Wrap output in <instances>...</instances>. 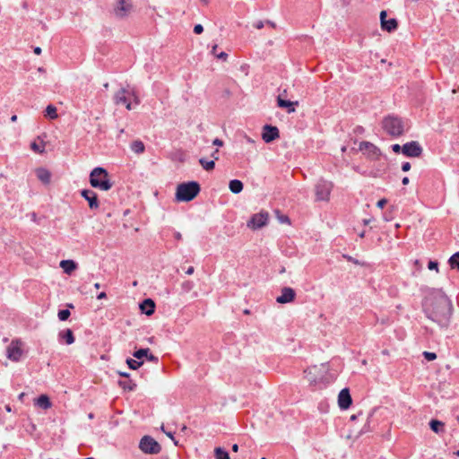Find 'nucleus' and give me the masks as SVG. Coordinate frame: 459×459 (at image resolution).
Segmentation results:
<instances>
[{
    "mask_svg": "<svg viewBox=\"0 0 459 459\" xmlns=\"http://www.w3.org/2000/svg\"><path fill=\"white\" fill-rule=\"evenodd\" d=\"M422 309L425 316L440 328H447L453 315V303L441 289L428 290Z\"/></svg>",
    "mask_w": 459,
    "mask_h": 459,
    "instance_id": "f257e3e1",
    "label": "nucleus"
},
{
    "mask_svg": "<svg viewBox=\"0 0 459 459\" xmlns=\"http://www.w3.org/2000/svg\"><path fill=\"white\" fill-rule=\"evenodd\" d=\"M201 187L198 182L189 181L178 186L176 198L179 202H190L200 193Z\"/></svg>",
    "mask_w": 459,
    "mask_h": 459,
    "instance_id": "f03ea898",
    "label": "nucleus"
},
{
    "mask_svg": "<svg viewBox=\"0 0 459 459\" xmlns=\"http://www.w3.org/2000/svg\"><path fill=\"white\" fill-rule=\"evenodd\" d=\"M90 183L92 187L103 191H108L112 187V183L108 179L107 170L101 167H97L91 170Z\"/></svg>",
    "mask_w": 459,
    "mask_h": 459,
    "instance_id": "7ed1b4c3",
    "label": "nucleus"
},
{
    "mask_svg": "<svg viewBox=\"0 0 459 459\" xmlns=\"http://www.w3.org/2000/svg\"><path fill=\"white\" fill-rule=\"evenodd\" d=\"M383 128L388 134L397 137L403 134L404 123L398 117L388 116L383 120Z\"/></svg>",
    "mask_w": 459,
    "mask_h": 459,
    "instance_id": "20e7f679",
    "label": "nucleus"
},
{
    "mask_svg": "<svg viewBox=\"0 0 459 459\" xmlns=\"http://www.w3.org/2000/svg\"><path fill=\"white\" fill-rule=\"evenodd\" d=\"M134 10L131 0H113L112 13L117 19H125L130 15Z\"/></svg>",
    "mask_w": 459,
    "mask_h": 459,
    "instance_id": "39448f33",
    "label": "nucleus"
},
{
    "mask_svg": "<svg viewBox=\"0 0 459 459\" xmlns=\"http://www.w3.org/2000/svg\"><path fill=\"white\" fill-rule=\"evenodd\" d=\"M140 450L148 455H157L160 452V445L151 436H143L139 442Z\"/></svg>",
    "mask_w": 459,
    "mask_h": 459,
    "instance_id": "423d86ee",
    "label": "nucleus"
},
{
    "mask_svg": "<svg viewBox=\"0 0 459 459\" xmlns=\"http://www.w3.org/2000/svg\"><path fill=\"white\" fill-rule=\"evenodd\" d=\"M332 189V182L325 179H320L315 186L316 201H328Z\"/></svg>",
    "mask_w": 459,
    "mask_h": 459,
    "instance_id": "0eeeda50",
    "label": "nucleus"
},
{
    "mask_svg": "<svg viewBox=\"0 0 459 459\" xmlns=\"http://www.w3.org/2000/svg\"><path fill=\"white\" fill-rule=\"evenodd\" d=\"M268 212L261 211L260 212L254 214L250 218V220L247 223V226L253 230H256L265 226L268 222Z\"/></svg>",
    "mask_w": 459,
    "mask_h": 459,
    "instance_id": "6e6552de",
    "label": "nucleus"
},
{
    "mask_svg": "<svg viewBox=\"0 0 459 459\" xmlns=\"http://www.w3.org/2000/svg\"><path fill=\"white\" fill-rule=\"evenodd\" d=\"M22 342L20 339H14L6 349L7 358L13 361H19L22 356Z\"/></svg>",
    "mask_w": 459,
    "mask_h": 459,
    "instance_id": "1a4fd4ad",
    "label": "nucleus"
},
{
    "mask_svg": "<svg viewBox=\"0 0 459 459\" xmlns=\"http://www.w3.org/2000/svg\"><path fill=\"white\" fill-rule=\"evenodd\" d=\"M422 147L416 141H411L403 145V153L407 157L418 158L422 154Z\"/></svg>",
    "mask_w": 459,
    "mask_h": 459,
    "instance_id": "9d476101",
    "label": "nucleus"
},
{
    "mask_svg": "<svg viewBox=\"0 0 459 459\" xmlns=\"http://www.w3.org/2000/svg\"><path fill=\"white\" fill-rule=\"evenodd\" d=\"M130 97V90L126 88H121L118 91L116 92L114 96V101L117 105H125L127 110H131L132 103L129 100Z\"/></svg>",
    "mask_w": 459,
    "mask_h": 459,
    "instance_id": "9b49d317",
    "label": "nucleus"
},
{
    "mask_svg": "<svg viewBox=\"0 0 459 459\" xmlns=\"http://www.w3.org/2000/svg\"><path fill=\"white\" fill-rule=\"evenodd\" d=\"M280 137L279 129L271 125H265L263 127L262 139L264 143H269Z\"/></svg>",
    "mask_w": 459,
    "mask_h": 459,
    "instance_id": "f8f14e48",
    "label": "nucleus"
},
{
    "mask_svg": "<svg viewBox=\"0 0 459 459\" xmlns=\"http://www.w3.org/2000/svg\"><path fill=\"white\" fill-rule=\"evenodd\" d=\"M352 403V399L349 388L341 390L338 395V405L342 410H347Z\"/></svg>",
    "mask_w": 459,
    "mask_h": 459,
    "instance_id": "ddd939ff",
    "label": "nucleus"
},
{
    "mask_svg": "<svg viewBox=\"0 0 459 459\" xmlns=\"http://www.w3.org/2000/svg\"><path fill=\"white\" fill-rule=\"evenodd\" d=\"M81 195L85 200L88 201L89 207L91 210H95V209L99 208L100 204H99V201H98V196H97V194L94 191L90 190V189H83L81 192Z\"/></svg>",
    "mask_w": 459,
    "mask_h": 459,
    "instance_id": "4468645a",
    "label": "nucleus"
},
{
    "mask_svg": "<svg viewBox=\"0 0 459 459\" xmlns=\"http://www.w3.org/2000/svg\"><path fill=\"white\" fill-rule=\"evenodd\" d=\"M296 296L295 290L290 287L281 289V294L276 298V301L281 304L291 302Z\"/></svg>",
    "mask_w": 459,
    "mask_h": 459,
    "instance_id": "2eb2a0df",
    "label": "nucleus"
},
{
    "mask_svg": "<svg viewBox=\"0 0 459 459\" xmlns=\"http://www.w3.org/2000/svg\"><path fill=\"white\" fill-rule=\"evenodd\" d=\"M359 150L366 151L368 155L372 159H377L381 154L380 150L369 142H361L359 143Z\"/></svg>",
    "mask_w": 459,
    "mask_h": 459,
    "instance_id": "dca6fc26",
    "label": "nucleus"
},
{
    "mask_svg": "<svg viewBox=\"0 0 459 459\" xmlns=\"http://www.w3.org/2000/svg\"><path fill=\"white\" fill-rule=\"evenodd\" d=\"M317 371L318 368L316 366L310 367L304 371L305 378L310 385H316L320 383L322 378L317 377Z\"/></svg>",
    "mask_w": 459,
    "mask_h": 459,
    "instance_id": "f3484780",
    "label": "nucleus"
},
{
    "mask_svg": "<svg viewBox=\"0 0 459 459\" xmlns=\"http://www.w3.org/2000/svg\"><path fill=\"white\" fill-rule=\"evenodd\" d=\"M143 314L152 316L155 311V303L152 299H145L139 305Z\"/></svg>",
    "mask_w": 459,
    "mask_h": 459,
    "instance_id": "a211bd4d",
    "label": "nucleus"
},
{
    "mask_svg": "<svg viewBox=\"0 0 459 459\" xmlns=\"http://www.w3.org/2000/svg\"><path fill=\"white\" fill-rule=\"evenodd\" d=\"M277 104L280 108H286L288 113H293L295 111V106L299 104L298 101L286 100L279 96L277 98Z\"/></svg>",
    "mask_w": 459,
    "mask_h": 459,
    "instance_id": "6ab92c4d",
    "label": "nucleus"
},
{
    "mask_svg": "<svg viewBox=\"0 0 459 459\" xmlns=\"http://www.w3.org/2000/svg\"><path fill=\"white\" fill-rule=\"evenodd\" d=\"M36 176L43 184H49L51 179V173L45 168H38L36 169Z\"/></svg>",
    "mask_w": 459,
    "mask_h": 459,
    "instance_id": "aec40b11",
    "label": "nucleus"
},
{
    "mask_svg": "<svg viewBox=\"0 0 459 459\" xmlns=\"http://www.w3.org/2000/svg\"><path fill=\"white\" fill-rule=\"evenodd\" d=\"M398 27L397 20L394 18H391L389 20H383V22L381 23V28L384 30H386L388 32L394 31Z\"/></svg>",
    "mask_w": 459,
    "mask_h": 459,
    "instance_id": "412c9836",
    "label": "nucleus"
},
{
    "mask_svg": "<svg viewBox=\"0 0 459 459\" xmlns=\"http://www.w3.org/2000/svg\"><path fill=\"white\" fill-rule=\"evenodd\" d=\"M60 267L65 273L70 274L77 268V264L73 260H62Z\"/></svg>",
    "mask_w": 459,
    "mask_h": 459,
    "instance_id": "4be33fe9",
    "label": "nucleus"
},
{
    "mask_svg": "<svg viewBox=\"0 0 459 459\" xmlns=\"http://www.w3.org/2000/svg\"><path fill=\"white\" fill-rule=\"evenodd\" d=\"M58 337H59V339L64 340L66 344L70 345L74 342V333L71 329H65V330L61 331L58 333Z\"/></svg>",
    "mask_w": 459,
    "mask_h": 459,
    "instance_id": "5701e85b",
    "label": "nucleus"
},
{
    "mask_svg": "<svg viewBox=\"0 0 459 459\" xmlns=\"http://www.w3.org/2000/svg\"><path fill=\"white\" fill-rule=\"evenodd\" d=\"M36 405L39 406L41 409L47 410L51 407V402L48 395L41 394L37 400H36Z\"/></svg>",
    "mask_w": 459,
    "mask_h": 459,
    "instance_id": "b1692460",
    "label": "nucleus"
},
{
    "mask_svg": "<svg viewBox=\"0 0 459 459\" xmlns=\"http://www.w3.org/2000/svg\"><path fill=\"white\" fill-rule=\"evenodd\" d=\"M243 183L238 179H232L229 183V188L233 194H239L243 190Z\"/></svg>",
    "mask_w": 459,
    "mask_h": 459,
    "instance_id": "393cba45",
    "label": "nucleus"
},
{
    "mask_svg": "<svg viewBox=\"0 0 459 459\" xmlns=\"http://www.w3.org/2000/svg\"><path fill=\"white\" fill-rule=\"evenodd\" d=\"M131 150L136 154H141L144 152L145 147L142 141L136 140L131 143Z\"/></svg>",
    "mask_w": 459,
    "mask_h": 459,
    "instance_id": "a878e982",
    "label": "nucleus"
},
{
    "mask_svg": "<svg viewBox=\"0 0 459 459\" xmlns=\"http://www.w3.org/2000/svg\"><path fill=\"white\" fill-rule=\"evenodd\" d=\"M199 163L200 165L203 167V169L206 171H211L214 169L215 167V162L213 160H206L205 158H200L199 159Z\"/></svg>",
    "mask_w": 459,
    "mask_h": 459,
    "instance_id": "bb28decb",
    "label": "nucleus"
},
{
    "mask_svg": "<svg viewBox=\"0 0 459 459\" xmlns=\"http://www.w3.org/2000/svg\"><path fill=\"white\" fill-rule=\"evenodd\" d=\"M118 385L124 390H128V391H134L136 387V384L134 382H133L131 379L119 380Z\"/></svg>",
    "mask_w": 459,
    "mask_h": 459,
    "instance_id": "cd10ccee",
    "label": "nucleus"
},
{
    "mask_svg": "<svg viewBox=\"0 0 459 459\" xmlns=\"http://www.w3.org/2000/svg\"><path fill=\"white\" fill-rule=\"evenodd\" d=\"M126 362L128 368L131 369H134V370L139 368L143 364V362L142 360H139L137 359H134L131 358H128Z\"/></svg>",
    "mask_w": 459,
    "mask_h": 459,
    "instance_id": "c85d7f7f",
    "label": "nucleus"
},
{
    "mask_svg": "<svg viewBox=\"0 0 459 459\" xmlns=\"http://www.w3.org/2000/svg\"><path fill=\"white\" fill-rule=\"evenodd\" d=\"M214 453L216 459H230L229 453L221 447H216Z\"/></svg>",
    "mask_w": 459,
    "mask_h": 459,
    "instance_id": "c756f323",
    "label": "nucleus"
},
{
    "mask_svg": "<svg viewBox=\"0 0 459 459\" xmlns=\"http://www.w3.org/2000/svg\"><path fill=\"white\" fill-rule=\"evenodd\" d=\"M149 351H150L149 348H142V349L135 351L133 353V356H134V358L141 360L143 357L146 358V356H148Z\"/></svg>",
    "mask_w": 459,
    "mask_h": 459,
    "instance_id": "7c9ffc66",
    "label": "nucleus"
},
{
    "mask_svg": "<svg viewBox=\"0 0 459 459\" xmlns=\"http://www.w3.org/2000/svg\"><path fill=\"white\" fill-rule=\"evenodd\" d=\"M451 268H456L459 271V252L455 253L448 260Z\"/></svg>",
    "mask_w": 459,
    "mask_h": 459,
    "instance_id": "2f4dec72",
    "label": "nucleus"
},
{
    "mask_svg": "<svg viewBox=\"0 0 459 459\" xmlns=\"http://www.w3.org/2000/svg\"><path fill=\"white\" fill-rule=\"evenodd\" d=\"M30 149L37 153H43L45 152V143L41 140V143L39 144L36 142L30 143Z\"/></svg>",
    "mask_w": 459,
    "mask_h": 459,
    "instance_id": "473e14b6",
    "label": "nucleus"
},
{
    "mask_svg": "<svg viewBox=\"0 0 459 459\" xmlns=\"http://www.w3.org/2000/svg\"><path fill=\"white\" fill-rule=\"evenodd\" d=\"M46 116L49 117L51 119H56L57 117L56 108L53 105H48L46 108Z\"/></svg>",
    "mask_w": 459,
    "mask_h": 459,
    "instance_id": "72a5a7b5",
    "label": "nucleus"
},
{
    "mask_svg": "<svg viewBox=\"0 0 459 459\" xmlns=\"http://www.w3.org/2000/svg\"><path fill=\"white\" fill-rule=\"evenodd\" d=\"M71 313L68 309H62V310H59L58 312V319L60 321H65L69 318Z\"/></svg>",
    "mask_w": 459,
    "mask_h": 459,
    "instance_id": "f704fd0d",
    "label": "nucleus"
},
{
    "mask_svg": "<svg viewBox=\"0 0 459 459\" xmlns=\"http://www.w3.org/2000/svg\"><path fill=\"white\" fill-rule=\"evenodd\" d=\"M431 430H438V428L443 426V422L437 420H431L429 422Z\"/></svg>",
    "mask_w": 459,
    "mask_h": 459,
    "instance_id": "c9c22d12",
    "label": "nucleus"
},
{
    "mask_svg": "<svg viewBox=\"0 0 459 459\" xmlns=\"http://www.w3.org/2000/svg\"><path fill=\"white\" fill-rule=\"evenodd\" d=\"M182 289L186 292H189L194 288V283L190 281H186L181 285Z\"/></svg>",
    "mask_w": 459,
    "mask_h": 459,
    "instance_id": "e433bc0d",
    "label": "nucleus"
},
{
    "mask_svg": "<svg viewBox=\"0 0 459 459\" xmlns=\"http://www.w3.org/2000/svg\"><path fill=\"white\" fill-rule=\"evenodd\" d=\"M422 355L429 361H431V360H434L437 359V354L435 352L424 351L422 353Z\"/></svg>",
    "mask_w": 459,
    "mask_h": 459,
    "instance_id": "4c0bfd02",
    "label": "nucleus"
},
{
    "mask_svg": "<svg viewBox=\"0 0 459 459\" xmlns=\"http://www.w3.org/2000/svg\"><path fill=\"white\" fill-rule=\"evenodd\" d=\"M165 433L174 442L175 445L178 444V440L177 439V437H176L178 432L168 431V432H165Z\"/></svg>",
    "mask_w": 459,
    "mask_h": 459,
    "instance_id": "58836bf2",
    "label": "nucleus"
},
{
    "mask_svg": "<svg viewBox=\"0 0 459 459\" xmlns=\"http://www.w3.org/2000/svg\"><path fill=\"white\" fill-rule=\"evenodd\" d=\"M450 444L452 446H455L456 444L459 446V432H455V435L452 436V439H450Z\"/></svg>",
    "mask_w": 459,
    "mask_h": 459,
    "instance_id": "ea45409f",
    "label": "nucleus"
},
{
    "mask_svg": "<svg viewBox=\"0 0 459 459\" xmlns=\"http://www.w3.org/2000/svg\"><path fill=\"white\" fill-rule=\"evenodd\" d=\"M428 268L429 270L438 271V263L437 261H429L428 264Z\"/></svg>",
    "mask_w": 459,
    "mask_h": 459,
    "instance_id": "a19ab883",
    "label": "nucleus"
},
{
    "mask_svg": "<svg viewBox=\"0 0 459 459\" xmlns=\"http://www.w3.org/2000/svg\"><path fill=\"white\" fill-rule=\"evenodd\" d=\"M130 97H132L134 99V101L136 105H139L140 103V99L139 97L136 95V92L134 89H131L130 90Z\"/></svg>",
    "mask_w": 459,
    "mask_h": 459,
    "instance_id": "79ce46f5",
    "label": "nucleus"
},
{
    "mask_svg": "<svg viewBox=\"0 0 459 459\" xmlns=\"http://www.w3.org/2000/svg\"><path fill=\"white\" fill-rule=\"evenodd\" d=\"M392 150L395 153H399L401 152H403V146H401L398 143H394V144L392 145Z\"/></svg>",
    "mask_w": 459,
    "mask_h": 459,
    "instance_id": "37998d69",
    "label": "nucleus"
},
{
    "mask_svg": "<svg viewBox=\"0 0 459 459\" xmlns=\"http://www.w3.org/2000/svg\"><path fill=\"white\" fill-rule=\"evenodd\" d=\"M203 31H204V27H203V25H201V24H196V25L194 27V32H195V34H201Z\"/></svg>",
    "mask_w": 459,
    "mask_h": 459,
    "instance_id": "c03bdc74",
    "label": "nucleus"
},
{
    "mask_svg": "<svg viewBox=\"0 0 459 459\" xmlns=\"http://www.w3.org/2000/svg\"><path fill=\"white\" fill-rule=\"evenodd\" d=\"M216 57L223 61H226L228 58V54L226 52H221L216 55Z\"/></svg>",
    "mask_w": 459,
    "mask_h": 459,
    "instance_id": "a18cd8bd",
    "label": "nucleus"
},
{
    "mask_svg": "<svg viewBox=\"0 0 459 459\" xmlns=\"http://www.w3.org/2000/svg\"><path fill=\"white\" fill-rule=\"evenodd\" d=\"M387 204V200L385 198H383V199H380L377 204V206L378 208H384V206Z\"/></svg>",
    "mask_w": 459,
    "mask_h": 459,
    "instance_id": "49530a36",
    "label": "nucleus"
},
{
    "mask_svg": "<svg viewBox=\"0 0 459 459\" xmlns=\"http://www.w3.org/2000/svg\"><path fill=\"white\" fill-rule=\"evenodd\" d=\"M410 169H411V164H410V162H403V163L402 164V170H403V172H407V171H409Z\"/></svg>",
    "mask_w": 459,
    "mask_h": 459,
    "instance_id": "de8ad7c7",
    "label": "nucleus"
},
{
    "mask_svg": "<svg viewBox=\"0 0 459 459\" xmlns=\"http://www.w3.org/2000/svg\"><path fill=\"white\" fill-rule=\"evenodd\" d=\"M278 218L280 222L281 223H290V219L287 215H281Z\"/></svg>",
    "mask_w": 459,
    "mask_h": 459,
    "instance_id": "09e8293b",
    "label": "nucleus"
},
{
    "mask_svg": "<svg viewBox=\"0 0 459 459\" xmlns=\"http://www.w3.org/2000/svg\"><path fill=\"white\" fill-rule=\"evenodd\" d=\"M146 359L149 360V361H152V362H158V358L154 355H152V353H148V356H146Z\"/></svg>",
    "mask_w": 459,
    "mask_h": 459,
    "instance_id": "8fccbe9b",
    "label": "nucleus"
},
{
    "mask_svg": "<svg viewBox=\"0 0 459 459\" xmlns=\"http://www.w3.org/2000/svg\"><path fill=\"white\" fill-rule=\"evenodd\" d=\"M377 411V410H374L373 413L370 414V416L368 417V428H372L374 429L375 428V425H371V422H372V418H373V414Z\"/></svg>",
    "mask_w": 459,
    "mask_h": 459,
    "instance_id": "3c124183",
    "label": "nucleus"
},
{
    "mask_svg": "<svg viewBox=\"0 0 459 459\" xmlns=\"http://www.w3.org/2000/svg\"><path fill=\"white\" fill-rule=\"evenodd\" d=\"M343 257L345 259H347L348 261L350 262H352L353 264H359V261L357 259H354L353 257H351V255H344Z\"/></svg>",
    "mask_w": 459,
    "mask_h": 459,
    "instance_id": "603ef678",
    "label": "nucleus"
},
{
    "mask_svg": "<svg viewBox=\"0 0 459 459\" xmlns=\"http://www.w3.org/2000/svg\"><path fill=\"white\" fill-rule=\"evenodd\" d=\"M212 144L216 145V146H222L223 145V141L219 139V138H216V139L213 140Z\"/></svg>",
    "mask_w": 459,
    "mask_h": 459,
    "instance_id": "864d4df0",
    "label": "nucleus"
},
{
    "mask_svg": "<svg viewBox=\"0 0 459 459\" xmlns=\"http://www.w3.org/2000/svg\"><path fill=\"white\" fill-rule=\"evenodd\" d=\"M254 27L256 28L257 30H261L262 28H264V22H262V21L256 22L254 24Z\"/></svg>",
    "mask_w": 459,
    "mask_h": 459,
    "instance_id": "5fc2aeb1",
    "label": "nucleus"
},
{
    "mask_svg": "<svg viewBox=\"0 0 459 459\" xmlns=\"http://www.w3.org/2000/svg\"><path fill=\"white\" fill-rule=\"evenodd\" d=\"M211 156L215 160H217L219 159V150H215L212 152V153L211 154Z\"/></svg>",
    "mask_w": 459,
    "mask_h": 459,
    "instance_id": "6e6d98bb",
    "label": "nucleus"
},
{
    "mask_svg": "<svg viewBox=\"0 0 459 459\" xmlns=\"http://www.w3.org/2000/svg\"><path fill=\"white\" fill-rule=\"evenodd\" d=\"M383 20H386V12L385 11H382L380 13V22L381 23L383 22Z\"/></svg>",
    "mask_w": 459,
    "mask_h": 459,
    "instance_id": "4d7b16f0",
    "label": "nucleus"
},
{
    "mask_svg": "<svg viewBox=\"0 0 459 459\" xmlns=\"http://www.w3.org/2000/svg\"><path fill=\"white\" fill-rule=\"evenodd\" d=\"M195 272V268L193 266H190L187 268V270L186 271V273L188 274V275H191L193 274Z\"/></svg>",
    "mask_w": 459,
    "mask_h": 459,
    "instance_id": "13d9d810",
    "label": "nucleus"
},
{
    "mask_svg": "<svg viewBox=\"0 0 459 459\" xmlns=\"http://www.w3.org/2000/svg\"><path fill=\"white\" fill-rule=\"evenodd\" d=\"M106 297H107L106 292L102 291V292H100V293L97 296V299H105Z\"/></svg>",
    "mask_w": 459,
    "mask_h": 459,
    "instance_id": "bf43d9fd",
    "label": "nucleus"
},
{
    "mask_svg": "<svg viewBox=\"0 0 459 459\" xmlns=\"http://www.w3.org/2000/svg\"><path fill=\"white\" fill-rule=\"evenodd\" d=\"M33 51L36 55L41 54V48L39 47H35Z\"/></svg>",
    "mask_w": 459,
    "mask_h": 459,
    "instance_id": "052dcab7",
    "label": "nucleus"
},
{
    "mask_svg": "<svg viewBox=\"0 0 459 459\" xmlns=\"http://www.w3.org/2000/svg\"><path fill=\"white\" fill-rule=\"evenodd\" d=\"M119 376L129 378L130 374L126 372H118Z\"/></svg>",
    "mask_w": 459,
    "mask_h": 459,
    "instance_id": "680f3d73",
    "label": "nucleus"
},
{
    "mask_svg": "<svg viewBox=\"0 0 459 459\" xmlns=\"http://www.w3.org/2000/svg\"><path fill=\"white\" fill-rule=\"evenodd\" d=\"M216 49H217V45H214L212 48V50H211V53L212 55L215 56L217 55L216 53Z\"/></svg>",
    "mask_w": 459,
    "mask_h": 459,
    "instance_id": "e2e57ef3",
    "label": "nucleus"
},
{
    "mask_svg": "<svg viewBox=\"0 0 459 459\" xmlns=\"http://www.w3.org/2000/svg\"><path fill=\"white\" fill-rule=\"evenodd\" d=\"M403 185H408L409 184V178L404 177L402 180Z\"/></svg>",
    "mask_w": 459,
    "mask_h": 459,
    "instance_id": "0e129e2a",
    "label": "nucleus"
},
{
    "mask_svg": "<svg viewBox=\"0 0 459 459\" xmlns=\"http://www.w3.org/2000/svg\"><path fill=\"white\" fill-rule=\"evenodd\" d=\"M175 238L180 240L182 238V235L179 232L175 233Z\"/></svg>",
    "mask_w": 459,
    "mask_h": 459,
    "instance_id": "69168bd1",
    "label": "nucleus"
},
{
    "mask_svg": "<svg viewBox=\"0 0 459 459\" xmlns=\"http://www.w3.org/2000/svg\"><path fill=\"white\" fill-rule=\"evenodd\" d=\"M232 450H233L234 452H238V446L237 444H234V445L232 446Z\"/></svg>",
    "mask_w": 459,
    "mask_h": 459,
    "instance_id": "338daca9",
    "label": "nucleus"
},
{
    "mask_svg": "<svg viewBox=\"0 0 459 459\" xmlns=\"http://www.w3.org/2000/svg\"><path fill=\"white\" fill-rule=\"evenodd\" d=\"M245 139L247 140V143H254V141L247 135L245 136Z\"/></svg>",
    "mask_w": 459,
    "mask_h": 459,
    "instance_id": "774afa93",
    "label": "nucleus"
}]
</instances>
